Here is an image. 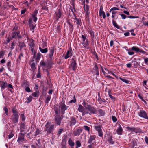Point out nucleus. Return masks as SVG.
Listing matches in <instances>:
<instances>
[{"label": "nucleus", "mask_w": 148, "mask_h": 148, "mask_svg": "<svg viewBox=\"0 0 148 148\" xmlns=\"http://www.w3.org/2000/svg\"><path fill=\"white\" fill-rule=\"evenodd\" d=\"M16 107L12 108L13 114L12 117L10 118L12 122L14 124L18 122L19 117L18 112L16 109Z\"/></svg>", "instance_id": "f257e3e1"}, {"label": "nucleus", "mask_w": 148, "mask_h": 148, "mask_svg": "<svg viewBox=\"0 0 148 148\" xmlns=\"http://www.w3.org/2000/svg\"><path fill=\"white\" fill-rule=\"evenodd\" d=\"M27 40L29 41L28 45L29 47V49L31 51L33 54L35 55L36 54V51L35 49V44L34 40L32 38H27Z\"/></svg>", "instance_id": "f03ea898"}, {"label": "nucleus", "mask_w": 148, "mask_h": 148, "mask_svg": "<svg viewBox=\"0 0 148 148\" xmlns=\"http://www.w3.org/2000/svg\"><path fill=\"white\" fill-rule=\"evenodd\" d=\"M54 126V124L50 125V123L47 122L45 125V130L46 131L47 133H51L53 132Z\"/></svg>", "instance_id": "7ed1b4c3"}, {"label": "nucleus", "mask_w": 148, "mask_h": 148, "mask_svg": "<svg viewBox=\"0 0 148 148\" xmlns=\"http://www.w3.org/2000/svg\"><path fill=\"white\" fill-rule=\"evenodd\" d=\"M138 115L140 117L148 120V116L146 112L142 108L138 112Z\"/></svg>", "instance_id": "20e7f679"}, {"label": "nucleus", "mask_w": 148, "mask_h": 148, "mask_svg": "<svg viewBox=\"0 0 148 148\" xmlns=\"http://www.w3.org/2000/svg\"><path fill=\"white\" fill-rule=\"evenodd\" d=\"M68 107L69 106H66L64 102L62 101L59 104V108L60 109L61 112L62 114H64L65 111L66 110Z\"/></svg>", "instance_id": "39448f33"}, {"label": "nucleus", "mask_w": 148, "mask_h": 148, "mask_svg": "<svg viewBox=\"0 0 148 148\" xmlns=\"http://www.w3.org/2000/svg\"><path fill=\"white\" fill-rule=\"evenodd\" d=\"M86 110L88 112L89 115L95 113L97 110L94 107L90 105H88L86 107Z\"/></svg>", "instance_id": "423d86ee"}, {"label": "nucleus", "mask_w": 148, "mask_h": 148, "mask_svg": "<svg viewBox=\"0 0 148 148\" xmlns=\"http://www.w3.org/2000/svg\"><path fill=\"white\" fill-rule=\"evenodd\" d=\"M95 129L98 132L99 136L102 137L103 133L101 129V125H96L94 126Z\"/></svg>", "instance_id": "0eeeda50"}, {"label": "nucleus", "mask_w": 148, "mask_h": 148, "mask_svg": "<svg viewBox=\"0 0 148 148\" xmlns=\"http://www.w3.org/2000/svg\"><path fill=\"white\" fill-rule=\"evenodd\" d=\"M84 110L85 109L80 104L79 105L77 110L79 112L82 113V116L88 114L89 113L88 111L86 110Z\"/></svg>", "instance_id": "6e6552de"}, {"label": "nucleus", "mask_w": 148, "mask_h": 148, "mask_svg": "<svg viewBox=\"0 0 148 148\" xmlns=\"http://www.w3.org/2000/svg\"><path fill=\"white\" fill-rule=\"evenodd\" d=\"M83 4L84 5L83 8L84 9V11L86 12V17H88V15L89 14V7L88 5H85V0L83 2Z\"/></svg>", "instance_id": "1a4fd4ad"}, {"label": "nucleus", "mask_w": 148, "mask_h": 148, "mask_svg": "<svg viewBox=\"0 0 148 148\" xmlns=\"http://www.w3.org/2000/svg\"><path fill=\"white\" fill-rule=\"evenodd\" d=\"M54 49L53 47H51L49 49V53L48 54V56L49 58L51 60L53 59V54H54Z\"/></svg>", "instance_id": "9d476101"}, {"label": "nucleus", "mask_w": 148, "mask_h": 148, "mask_svg": "<svg viewBox=\"0 0 148 148\" xmlns=\"http://www.w3.org/2000/svg\"><path fill=\"white\" fill-rule=\"evenodd\" d=\"M55 121L58 125H60L61 123L62 119L60 115H56L55 117Z\"/></svg>", "instance_id": "9b49d317"}, {"label": "nucleus", "mask_w": 148, "mask_h": 148, "mask_svg": "<svg viewBox=\"0 0 148 148\" xmlns=\"http://www.w3.org/2000/svg\"><path fill=\"white\" fill-rule=\"evenodd\" d=\"M99 15L100 16H102L104 19L106 18V15L104 12L103 10V7L102 6H101L100 8L99 11Z\"/></svg>", "instance_id": "f8f14e48"}, {"label": "nucleus", "mask_w": 148, "mask_h": 148, "mask_svg": "<svg viewBox=\"0 0 148 148\" xmlns=\"http://www.w3.org/2000/svg\"><path fill=\"white\" fill-rule=\"evenodd\" d=\"M82 132V130L81 129H78L73 131V134L75 136H79Z\"/></svg>", "instance_id": "ddd939ff"}, {"label": "nucleus", "mask_w": 148, "mask_h": 148, "mask_svg": "<svg viewBox=\"0 0 148 148\" xmlns=\"http://www.w3.org/2000/svg\"><path fill=\"white\" fill-rule=\"evenodd\" d=\"M0 86H1L2 90L5 89L7 86V83L6 81H0Z\"/></svg>", "instance_id": "4468645a"}, {"label": "nucleus", "mask_w": 148, "mask_h": 148, "mask_svg": "<svg viewBox=\"0 0 148 148\" xmlns=\"http://www.w3.org/2000/svg\"><path fill=\"white\" fill-rule=\"evenodd\" d=\"M24 134L22 133H19V136L17 140V141L18 142H22L24 140Z\"/></svg>", "instance_id": "2eb2a0df"}, {"label": "nucleus", "mask_w": 148, "mask_h": 148, "mask_svg": "<svg viewBox=\"0 0 148 148\" xmlns=\"http://www.w3.org/2000/svg\"><path fill=\"white\" fill-rule=\"evenodd\" d=\"M72 61L71 63V66L72 67L73 69V70H75L77 67L76 62L73 58H72Z\"/></svg>", "instance_id": "dca6fc26"}, {"label": "nucleus", "mask_w": 148, "mask_h": 148, "mask_svg": "<svg viewBox=\"0 0 148 148\" xmlns=\"http://www.w3.org/2000/svg\"><path fill=\"white\" fill-rule=\"evenodd\" d=\"M116 132L117 134L119 135H122L123 133V130L122 127L119 125L117 129Z\"/></svg>", "instance_id": "f3484780"}, {"label": "nucleus", "mask_w": 148, "mask_h": 148, "mask_svg": "<svg viewBox=\"0 0 148 148\" xmlns=\"http://www.w3.org/2000/svg\"><path fill=\"white\" fill-rule=\"evenodd\" d=\"M27 128L24 123H21L20 125V132H22L25 131Z\"/></svg>", "instance_id": "a211bd4d"}, {"label": "nucleus", "mask_w": 148, "mask_h": 148, "mask_svg": "<svg viewBox=\"0 0 148 148\" xmlns=\"http://www.w3.org/2000/svg\"><path fill=\"white\" fill-rule=\"evenodd\" d=\"M95 71H94V73L97 76L96 77V79H97V76H99V71L98 70V68L97 65H96L95 67Z\"/></svg>", "instance_id": "6ab92c4d"}, {"label": "nucleus", "mask_w": 148, "mask_h": 148, "mask_svg": "<svg viewBox=\"0 0 148 148\" xmlns=\"http://www.w3.org/2000/svg\"><path fill=\"white\" fill-rule=\"evenodd\" d=\"M72 55L71 50L67 51L66 54L64 56V58L67 59L68 58L71 57Z\"/></svg>", "instance_id": "aec40b11"}, {"label": "nucleus", "mask_w": 148, "mask_h": 148, "mask_svg": "<svg viewBox=\"0 0 148 148\" xmlns=\"http://www.w3.org/2000/svg\"><path fill=\"white\" fill-rule=\"evenodd\" d=\"M88 32L90 35L91 39L92 41H93L95 39L94 32L92 30H89L88 31Z\"/></svg>", "instance_id": "412c9836"}, {"label": "nucleus", "mask_w": 148, "mask_h": 148, "mask_svg": "<svg viewBox=\"0 0 148 148\" xmlns=\"http://www.w3.org/2000/svg\"><path fill=\"white\" fill-rule=\"evenodd\" d=\"M77 120L75 118L72 117L70 121V126H72L74 125L76 123Z\"/></svg>", "instance_id": "4be33fe9"}, {"label": "nucleus", "mask_w": 148, "mask_h": 148, "mask_svg": "<svg viewBox=\"0 0 148 148\" xmlns=\"http://www.w3.org/2000/svg\"><path fill=\"white\" fill-rule=\"evenodd\" d=\"M54 109L56 115H60V112L61 111L60 109L59 108H58V107H55Z\"/></svg>", "instance_id": "5701e85b"}, {"label": "nucleus", "mask_w": 148, "mask_h": 148, "mask_svg": "<svg viewBox=\"0 0 148 148\" xmlns=\"http://www.w3.org/2000/svg\"><path fill=\"white\" fill-rule=\"evenodd\" d=\"M107 140L110 144L113 145L114 143V142L113 140L112 137L111 136H110L108 137Z\"/></svg>", "instance_id": "b1692460"}, {"label": "nucleus", "mask_w": 148, "mask_h": 148, "mask_svg": "<svg viewBox=\"0 0 148 148\" xmlns=\"http://www.w3.org/2000/svg\"><path fill=\"white\" fill-rule=\"evenodd\" d=\"M31 144L32 147L33 148H35L38 145L37 143V141L33 140Z\"/></svg>", "instance_id": "393cba45"}, {"label": "nucleus", "mask_w": 148, "mask_h": 148, "mask_svg": "<svg viewBox=\"0 0 148 148\" xmlns=\"http://www.w3.org/2000/svg\"><path fill=\"white\" fill-rule=\"evenodd\" d=\"M19 46L20 48V50H21L22 49L24 48V49H25L26 46L25 44L23 42H20Z\"/></svg>", "instance_id": "a878e982"}, {"label": "nucleus", "mask_w": 148, "mask_h": 148, "mask_svg": "<svg viewBox=\"0 0 148 148\" xmlns=\"http://www.w3.org/2000/svg\"><path fill=\"white\" fill-rule=\"evenodd\" d=\"M95 139V137L94 136H91L89 137V140L88 142L89 143L91 144L92 141L94 140Z\"/></svg>", "instance_id": "bb28decb"}, {"label": "nucleus", "mask_w": 148, "mask_h": 148, "mask_svg": "<svg viewBox=\"0 0 148 148\" xmlns=\"http://www.w3.org/2000/svg\"><path fill=\"white\" fill-rule=\"evenodd\" d=\"M131 50H134L136 52H138L140 51V49L136 46H133L131 48Z\"/></svg>", "instance_id": "cd10ccee"}, {"label": "nucleus", "mask_w": 148, "mask_h": 148, "mask_svg": "<svg viewBox=\"0 0 148 148\" xmlns=\"http://www.w3.org/2000/svg\"><path fill=\"white\" fill-rule=\"evenodd\" d=\"M3 110L4 111V113L6 116H8L9 115V111L8 109L6 107H4L3 108Z\"/></svg>", "instance_id": "c85d7f7f"}, {"label": "nucleus", "mask_w": 148, "mask_h": 148, "mask_svg": "<svg viewBox=\"0 0 148 148\" xmlns=\"http://www.w3.org/2000/svg\"><path fill=\"white\" fill-rule=\"evenodd\" d=\"M40 66H41L43 69L44 70L46 67V63L43 61H41L40 63Z\"/></svg>", "instance_id": "c756f323"}, {"label": "nucleus", "mask_w": 148, "mask_h": 148, "mask_svg": "<svg viewBox=\"0 0 148 148\" xmlns=\"http://www.w3.org/2000/svg\"><path fill=\"white\" fill-rule=\"evenodd\" d=\"M41 74L40 71V67H39L38 71V73L36 75V77L38 78H40L41 77Z\"/></svg>", "instance_id": "7c9ffc66"}, {"label": "nucleus", "mask_w": 148, "mask_h": 148, "mask_svg": "<svg viewBox=\"0 0 148 148\" xmlns=\"http://www.w3.org/2000/svg\"><path fill=\"white\" fill-rule=\"evenodd\" d=\"M39 49L40 52L43 53H46L48 51V49L47 48L43 49L41 47H39Z\"/></svg>", "instance_id": "2f4dec72"}, {"label": "nucleus", "mask_w": 148, "mask_h": 148, "mask_svg": "<svg viewBox=\"0 0 148 148\" xmlns=\"http://www.w3.org/2000/svg\"><path fill=\"white\" fill-rule=\"evenodd\" d=\"M19 34V32H14L12 33V37L13 38L16 37L17 36H18V35Z\"/></svg>", "instance_id": "473e14b6"}, {"label": "nucleus", "mask_w": 148, "mask_h": 148, "mask_svg": "<svg viewBox=\"0 0 148 148\" xmlns=\"http://www.w3.org/2000/svg\"><path fill=\"white\" fill-rule=\"evenodd\" d=\"M51 96H47L45 98V102L47 103H48L51 99Z\"/></svg>", "instance_id": "72a5a7b5"}, {"label": "nucleus", "mask_w": 148, "mask_h": 148, "mask_svg": "<svg viewBox=\"0 0 148 148\" xmlns=\"http://www.w3.org/2000/svg\"><path fill=\"white\" fill-rule=\"evenodd\" d=\"M62 15V13L60 10H58V12L56 13V16L58 19L60 18Z\"/></svg>", "instance_id": "f704fd0d"}, {"label": "nucleus", "mask_w": 148, "mask_h": 148, "mask_svg": "<svg viewBox=\"0 0 148 148\" xmlns=\"http://www.w3.org/2000/svg\"><path fill=\"white\" fill-rule=\"evenodd\" d=\"M87 36L86 34L82 35V39L83 42V44L84 43L85 41L86 40V39Z\"/></svg>", "instance_id": "c9c22d12"}, {"label": "nucleus", "mask_w": 148, "mask_h": 148, "mask_svg": "<svg viewBox=\"0 0 148 148\" xmlns=\"http://www.w3.org/2000/svg\"><path fill=\"white\" fill-rule=\"evenodd\" d=\"M84 44V46L86 48H88V47L89 45V42L88 39H86L85 42Z\"/></svg>", "instance_id": "e433bc0d"}, {"label": "nucleus", "mask_w": 148, "mask_h": 148, "mask_svg": "<svg viewBox=\"0 0 148 148\" xmlns=\"http://www.w3.org/2000/svg\"><path fill=\"white\" fill-rule=\"evenodd\" d=\"M68 143H69V145L71 147H73L74 146V143L72 141V140L71 139H70L69 141H68Z\"/></svg>", "instance_id": "4c0bfd02"}, {"label": "nucleus", "mask_w": 148, "mask_h": 148, "mask_svg": "<svg viewBox=\"0 0 148 148\" xmlns=\"http://www.w3.org/2000/svg\"><path fill=\"white\" fill-rule=\"evenodd\" d=\"M32 97L31 96H29L27 98V103H29L32 100Z\"/></svg>", "instance_id": "58836bf2"}, {"label": "nucleus", "mask_w": 148, "mask_h": 148, "mask_svg": "<svg viewBox=\"0 0 148 148\" xmlns=\"http://www.w3.org/2000/svg\"><path fill=\"white\" fill-rule=\"evenodd\" d=\"M132 63H133V65L134 66L135 68H136L139 65V63L137 62H132Z\"/></svg>", "instance_id": "ea45409f"}, {"label": "nucleus", "mask_w": 148, "mask_h": 148, "mask_svg": "<svg viewBox=\"0 0 148 148\" xmlns=\"http://www.w3.org/2000/svg\"><path fill=\"white\" fill-rule=\"evenodd\" d=\"M76 147H79L81 146V144L79 141H77L76 142Z\"/></svg>", "instance_id": "a19ab883"}, {"label": "nucleus", "mask_w": 148, "mask_h": 148, "mask_svg": "<svg viewBox=\"0 0 148 148\" xmlns=\"http://www.w3.org/2000/svg\"><path fill=\"white\" fill-rule=\"evenodd\" d=\"M112 22L114 26H115L116 27L117 29H119V26H118L114 20H112Z\"/></svg>", "instance_id": "79ce46f5"}, {"label": "nucleus", "mask_w": 148, "mask_h": 148, "mask_svg": "<svg viewBox=\"0 0 148 148\" xmlns=\"http://www.w3.org/2000/svg\"><path fill=\"white\" fill-rule=\"evenodd\" d=\"M23 57V53H21L19 55L18 58L17 60V61H20L21 60V58Z\"/></svg>", "instance_id": "37998d69"}, {"label": "nucleus", "mask_w": 148, "mask_h": 148, "mask_svg": "<svg viewBox=\"0 0 148 148\" xmlns=\"http://www.w3.org/2000/svg\"><path fill=\"white\" fill-rule=\"evenodd\" d=\"M75 20V22L76 24L78 25H79L81 22V20L76 18Z\"/></svg>", "instance_id": "c03bdc74"}, {"label": "nucleus", "mask_w": 148, "mask_h": 148, "mask_svg": "<svg viewBox=\"0 0 148 148\" xmlns=\"http://www.w3.org/2000/svg\"><path fill=\"white\" fill-rule=\"evenodd\" d=\"M30 26L31 30L32 31V32H34V29L35 28V25H30Z\"/></svg>", "instance_id": "a18cd8bd"}, {"label": "nucleus", "mask_w": 148, "mask_h": 148, "mask_svg": "<svg viewBox=\"0 0 148 148\" xmlns=\"http://www.w3.org/2000/svg\"><path fill=\"white\" fill-rule=\"evenodd\" d=\"M110 92H110V91H109L108 92V95H109L110 97L111 98V99L112 100H114L115 99V97H114L113 96H112L111 95Z\"/></svg>", "instance_id": "49530a36"}, {"label": "nucleus", "mask_w": 148, "mask_h": 148, "mask_svg": "<svg viewBox=\"0 0 148 148\" xmlns=\"http://www.w3.org/2000/svg\"><path fill=\"white\" fill-rule=\"evenodd\" d=\"M127 17L131 19L137 18H139L138 16H128Z\"/></svg>", "instance_id": "de8ad7c7"}, {"label": "nucleus", "mask_w": 148, "mask_h": 148, "mask_svg": "<svg viewBox=\"0 0 148 148\" xmlns=\"http://www.w3.org/2000/svg\"><path fill=\"white\" fill-rule=\"evenodd\" d=\"M83 127L85 130H86L88 132L90 131V128L88 126L86 125H84Z\"/></svg>", "instance_id": "09e8293b"}, {"label": "nucleus", "mask_w": 148, "mask_h": 148, "mask_svg": "<svg viewBox=\"0 0 148 148\" xmlns=\"http://www.w3.org/2000/svg\"><path fill=\"white\" fill-rule=\"evenodd\" d=\"M116 10H119V9L116 7H114L112 8L110 10V12H111L112 11H115Z\"/></svg>", "instance_id": "8fccbe9b"}, {"label": "nucleus", "mask_w": 148, "mask_h": 148, "mask_svg": "<svg viewBox=\"0 0 148 148\" xmlns=\"http://www.w3.org/2000/svg\"><path fill=\"white\" fill-rule=\"evenodd\" d=\"M99 112L101 116H104L105 114L104 112L101 109H99Z\"/></svg>", "instance_id": "3c124183"}, {"label": "nucleus", "mask_w": 148, "mask_h": 148, "mask_svg": "<svg viewBox=\"0 0 148 148\" xmlns=\"http://www.w3.org/2000/svg\"><path fill=\"white\" fill-rule=\"evenodd\" d=\"M40 132V131L38 129H37L36 131H35L34 134V136H36L37 135H38Z\"/></svg>", "instance_id": "603ef678"}, {"label": "nucleus", "mask_w": 148, "mask_h": 148, "mask_svg": "<svg viewBox=\"0 0 148 148\" xmlns=\"http://www.w3.org/2000/svg\"><path fill=\"white\" fill-rule=\"evenodd\" d=\"M35 64L34 62H33L32 63L31 65V67L32 69L33 70H34L35 69Z\"/></svg>", "instance_id": "864d4df0"}, {"label": "nucleus", "mask_w": 148, "mask_h": 148, "mask_svg": "<svg viewBox=\"0 0 148 148\" xmlns=\"http://www.w3.org/2000/svg\"><path fill=\"white\" fill-rule=\"evenodd\" d=\"M21 120L23 122H24L25 120V116L23 114H22L21 115Z\"/></svg>", "instance_id": "5fc2aeb1"}, {"label": "nucleus", "mask_w": 148, "mask_h": 148, "mask_svg": "<svg viewBox=\"0 0 148 148\" xmlns=\"http://www.w3.org/2000/svg\"><path fill=\"white\" fill-rule=\"evenodd\" d=\"M32 95L35 97H38V93L36 92H34L32 93Z\"/></svg>", "instance_id": "6e6d98bb"}, {"label": "nucleus", "mask_w": 148, "mask_h": 148, "mask_svg": "<svg viewBox=\"0 0 148 148\" xmlns=\"http://www.w3.org/2000/svg\"><path fill=\"white\" fill-rule=\"evenodd\" d=\"M41 54L40 53H38L37 54L36 56V60H39L41 57Z\"/></svg>", "instance_id": "4d7b16f0"}, {"label": "nucleus", "mask_w": 148, "mask_h": 148, "mask_svg": "<svg viewBox=\"0 0 148 148\" xmlns=\"http://www.w3.org/2000/svg\"><path fill=\"white\" fill-rule=\"evenodd\" d=\"M4 55V52L3 51H0V58H2Z\"/></svg>", "instance_id": "13d9d810"}, {"label": "nucleus", "mask_w": 148, "mask_h": 148, "mask_svg": "<svg viewBox=\"0 0 148 148\" xmlns=\"http://www.w3.org/2000/svg\"><path fill=\"white\" fill-rule=\"evenodd\" d=\"M68 27L69 28V31L70 32H72L73 30V25L72 24L68 26Z\"/></svg>", "instance_id": "bf43d9fd"}, {"label": "nucleus", "mask_w": 148, "mask_h": 148, "mask_svg": "<svg viewBox=\"0 0 148 148\" xmlns=\"http://www.w3.org/2000/svg\"><path fill=\"white\" fill-rule=\"evenodd\" d=\"M112 119L114 122H116L117 120L115 116H113L112 117Z\"/></svg>", "instance_id": "052dcab7"}, {"label": "nucleus", "mask_w": 148, "mask_h": 148, "mask_svg": "<svg viewBox=\"0 0 148 148\" xmlns=\"http://www.w3.org/2000/svg\"><path fill=\"white\" fill-rule=\"evenodd\" d=\"M25 90L27 92H30L31 91L30 88L28 87H27L26 88Z\"/></svg>", "instance_id": "680f3d73"}, {"label": "nucleus", "mask_w": 148, "mask_h": 148, "mask_svg": "<svg viewBox=\"0 0 148 148\" xmlns=\"http://www.w3.org/2000/svg\"><path fill=\"white\" fill-rule=\"evenodd\" d=\"M14 135V134L13 133H11V134H9V135L8 136V139H10L12 137H13Z\"/></svg>", "instance_id": "e2e57ef3"}, {"label": "nucleus", "mask_w": 148, "mask_h": 148, "mask_svg": "<svg viewBox=\"0 0 148 148\" xmlns=\"http://www.w3.org/2000/svg\"><path fill=\"white\" fill-rule=\"evenodd\" d=\"M120 15L122 19H125L127 17L126 15L124 14H120Z\"/></svg>", "instance_id": "0e129e2a"}, {"label": "nucleus", "mask_w": 148, "mask_h": 148, "mask_svg": "<svg viewBox=\"0 0 148 148\" xmlns=\"http://www.w3.org/2000/svg\"><path fill=\"white\" fill-rule=\"evenodd\" d=\"M144 140L146 143L148 145V138L147 136L145 137Z\"/></svg>", "instance_id": "69168bd1"}, {"label": "nucleus", "mask_w": 148, "mask_h": 148, "mask_svg": "<svg viewBox=\"0 0 148 148\" xmlns=\"http://www.w3.org/2000/svg\"><path fill=\"white\" fill-rule=\"evenodd\" d=\"M32 18H33V21L34 22H36L37 21V19L36 16H34L32 15Z\"/></svg>", "instance_id": "338daca9"}, {"label": "nucleus", "mask_w": 148, "mask_h": 148, "mask_svg": "<svg viewBox=\"0 0 148 148\" xmlns=\"http://www.w3.org/2000/svg\"><path fill=\"white\" fill-rule=\"evenodd\" d=\"M38 10H35L34 12V13L32 14V15L33 16H37V14H38Z\"/></svg>", "instance_id": "774afa93"}]
</instances>
